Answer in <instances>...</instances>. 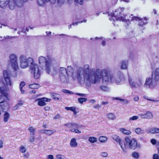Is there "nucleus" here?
I'll return each mask as SVG.
<instances>
[{
    "label": "nucleus",
    "instance_id": "17",
    "mask_svg": "<svg viewBox=\"0 0 159 159\" xmlns=\"http://www.w3.org/2000/svg\"><path fill=\"white\" fill-rule=\"evenodd\" d=\"M66 71V74L69 76H70L73 77L74 76V69L71 66H68L67 69L65 68Z\"/></svg>",
    "mask_w": 159,
    "mask_h": 159
},
{
    "label": "nucleus",
    "instance_id": "37",
    "mask_svg": "<svg viewBox=\"0 0 159 159\" xmlns=\"http://www.w3.org/2000/svg\"><path fill=\"white\" fill-rule=\"evenodd\" d=\"M82 69H79L78 70L77 72V78L78 79H80L81 75V72L82 71Z\"/></svg>",
    "mask_w": 159,
    "mask_h": 159
},
{
    "label": "nucleus",
    "instance_id": "59",
    "mask_svg": "<svg viewBox=\"0 0 159 159\" xmlns=\"http://www.w3.org/2000/svg\"><path fill=\"white\" fill-rule=\"evenodd\" d=\"M63 92L66 93H70L71 92L67 90H64Z\"/></svg>",
    "mask_w": 159,
    "mask_h": 159
},
{
    "label": "nucleus",
    "instance_id": "5",
    "mask_svg": "<svg viewBox=\"0 0 159 159\" xmlns=\"http://www.w3.org/2000/svg\"><path fill=\"white\" fill-rule=\"evenodd\" d=\"M0 92L1 95H0V108L3 110L6 106L8 105L6 100H9L8 95L6 91L0 87Z\"/></svg>",
    "mask_w": 159,
    "mask_h": 159
},
{
    "label": "nucleus",
    "instance_id": "40",
    "mask_svg": "<svg viewBox=\"0 0 159 159\" xmlns=\"http://www.w3.org/2000/svg\"><path fill=\"white\" fill-rule=\"evenodd\" d=\"M100 88L103 91H106L108 90V88L107 87L104 86H101L100 87Z\"/></svg>",
    "mask_w": 159,
    "mask_h": 159
},
{
    "label": "nucleus",
    "instance_id": "1",
    "mask_svg": "<svg viewBox=\"0 0 159 159\" xmlns=\"http://www.w3.org/2000/svg\"><path fill=\"white\" fill-rule=\"evenodd\" d=\"M83 75L84 80L89 82L92 80L93 84L99 82L102 79L103 83H107L111 82L113 78V75L109 69H104L101 70L97 69L96 71L90 69L88 65L84 66L83 70Z\"/></svg>",
    "mask_w": 159,
    "mask_h": 159
},
{
    "label": "nucleus",
    "instance_id": "8",
    "mask_svg": "<svg viewBox=\"0 0 159 159\" xmlns=\"http://www.w3.org/2000/svg\"><path fill=\"white\" fill-rule=\"evenodd\" d=\"M20 1L23 2H26L28 0H19ZM50 2L51 3L54 4L57 2L58 5L61 6L65 2V0H37L38 4L40 6H44L46 3Z\"/></svg>",
    "mask_w": 159,
    "mask_h": 159
},
{
    "label": "nucleus",
    "instance_id": "44",
    "mask_svg": "<svg viewBox=\"0 0 159 159\" xmlns=\"http://www.w3.org/2000/svg\"><path fill=\"white\" fill-rule=\"evenodd\" d=\"M71 132H74L76 133L80 134L81 133V132L78 129H75L73 130L72 129L71 130Z\"/></svg>",
    "mask_w": 159,
    "mask_h": 159
},
{
    "label": "nucleus",
    "instance_id": "26",
    "mask_svg": "<svg viewBox=\"0 0 159 159\" xmlns=\"http://www.w3.org/2000/svg\"><path fill=\"white\" fill-rule=\"evenodd\" d=\"M39 85L38 84H30V88L32 89H38L39 88Z\"/></svg>",
    "mask_w": 159,
    "mask_h": 159
},
{
    "label": "nucleus",
    "instance_id": "63",
    "mask_svg": "<svg viewBox=\"0 0 159 159\" xmlns=\"http://www.w3.org/2000/svg\"><path fill=\"white\" fill-rule=\"evenodd\" d=\"M153 12L155 14H157V11L155 9H154L153 10Z\"/></svg>",
    "mask_w": 159,
    "mask_h": 159
},
{
    "label": "nucleus",
    "instance_id": "50",
    "mask_svg": "<svg viewBox=\"0 0 159 159\" xmlns=\"http://www.w3.org/2000/svg\"><path fill=\"white\" fill-rule=\"evenodd\" d=\"M48 159H54L53 156L52 155H49L48 156Z\"/></svg>",
    "mask_w": 159,
    "mask_h": 159
},
{
    "label": "nucleus",
    "instance_id": "51",
    "mask_svg": "<svg viewBox=\"0 0 159 159\" xmlns=\"http://www.w3.org/2000/svg\"><path fill=\"white\" fill-rule=\"evenodd\" d=\"M62 155L60 154H57L56 155V158L57 159H61L62 158Z\"/></svg>",
    "mask_w": 159,
    "mask_h": 159
},
{
    "label": "nucleus",
    "instance_id": "39",
    "mask_svg": "<svg viewBox=\"0 0 159 159\" xmlns=\"http://www.w3.org/2000/svg\"><path fill=\"white\" fill-rule=\"evenodd\" d=\"M135 131L138 134H141L143 133L141 129L139 128H136L135 129Z\"/></svg>",
    "mask_w": 159,
    "mask_h": 159
},
{
    "label": "nucleus",
    "instance_id": "38",
    "mask_svg": "<svg viewBox=\"0 0 159 159\" xmlns=\"http://www.w3.org/2000/svg\"><path fill=\"white\" fill-rule=\"evenodd\" d=\"M34 135H31L29 137L30 141V142H33L35 140V138L34 136Z\"/></svg>",
    "mask_w": 159,
    "mask_h": 159
},
{
    "label": "nucleus",
    "instance_id": "43",
    "mask_svg": "<svg viewBox=\"0 0 159 159\" xmlns=\"http://www.w3.org/2000/svg\"><path fill=\"white\" fill-rule=\"evenodd\" d=\"M75 108V107H66L65 109L67 110H70L72 111Z\"/></svg>",
    "mask_w": 159,
    "mask_h": 159
},
{
    "label": "nucleus",
    "instance_id": "45",
    "mask_svg": "<svg viewBox=\"0 0 159 159\" xmlns=\"http://www.w3.org/2000/svg\"><path fill=\"white\" fill-rule=\"evenodd\" d=\"M84 0H75V1L77 3H78L80 5L83 4Z\"/></svg>",
    "mask_w": 159,
    "mask_h": 159
},
{
    "label": "nucleus",
    "instance_id": "10",
    "mask_svg": "<svg viewBox=\"0 0 159 159\" xmlns=\"http://www.w3.org/2000/svg\"><path fill=\"white\" fill-rule=\"evenodd\" d=\"M39 64L42 65L45 64L46 72L48 74H49L50 72L51 64L50 62L47 60L45 57L42 56L39 57Z\"/></svg>",
    "mask_w": 159,
    "mask_h": 159
},
{
    "label": "nucleus",
    "instance_id": "32",
    "mask_svg": "<svg viewBox=\"0 0 159 159\" xmlns=\"http://www.w3.org/2000/svg\"><path fill=\"white\" fill-rule=\"evenodd\" d=\"M132 156L134 158L136 159H138L139 157V153L136 152H134L132 153Z\"/></svg>",
    "mask_w": 159,
    "mask_h": 159
},
{
    "label": "nucleus",
    "instance_id": "48",
    "mask_svg": "<svg viewBox=\"0 0 159 159\" xmlns=\"http://www.w3.org/2000/svg\"><path fill=\"white\" fill-rule=\"evenodd\" d=\"M151 143L153 145L157 143V141L155 139H151Z\"/></svg>",
    "mask_w": 159,
    "mask_h": 159
},
{
    "label": "nucleus",
    "instance_id": "52",
    "mask_svg": "<svg viewBox=\"0 0 159 159\" xmlns=\"http://www.w3.org/2000/svg\"><path fill=\"white\" fill-rule=\"evenodd\" d=\"M76 94L77 95L81 96H84L86 95V94H83V93H76Z\"/></svg>",
    "mask_w": 159,
    "mask_h": 159
},
{
    "label": "nucleus",
    "instance_id": "24",
    "mask_svg": "<svg viewBox=\"0 0 159 159\" xmlns=\"http://www.w3.org/2000/svg\"><path fill=\"white\" fill-rule=\"evenodd\" d=\"M51 96L52 98L56 100H58L59 99L60 95L58 94L53 93H51Z\"/></svg>",
    "mask_w": 159,
    "mask_h": 159
},
{
    "label": "nucleus",
    "instance_id": "28",
    "mask_svg": "<svg viewBox=\"0 0 159 159\" xmlns=\"http://www.w3.org/2000/svg\"><path fill=\"white\" fill-rule=\"evenodd\" d=\"M89 141L91 143H93L96 142L97 141V139L94 137H89Z\"/></svg>",
    "mask_w": 159,
    "mask_h": 159
},
{
    "label": "nucleus",
    "instance_id": "29",
    "mask_svg": "<svg viewBox=\"0 0 159 159\" xmlns=\"http://www.w3.org/2000/svg\"><path fill=\"white\" fill-rule=\"evenodd\" d=\"M129 84L132 88H136L137 83L134 82L132 81V80L131 79H129Z\"/></svg>",
    "mask_w": 159,
    "mask_h": 159
},
{
    "label": "nucleus",
    "instance_id": "21",
    "mask_svg": "<svg viewBox=\"0 0 159 159\" xmlns=\"http://www.w3.org/2000/svg\"><path fill=\"white\" fill-rule=\"evenodd\" d=\"M10 115L7 112H5L3 115V120L5 122H7L9 119Z\"/></svg>",
    "mask_w": 159,
    "mask_h": 159
},
{
    "label": "nucleus",
    "instance_id": "60",
    "mask_svg": "<svg viewBox=\"0 0 159 159\" xmlns=\"http://www.w3.org/2000/svg\"><path fill=\"white\" fill-rule=\"evenodd\" d=\"M134 100L135 101H137L139 100V97H136L134 98Z\"/></svg>",
    "mask_w": 159,
    "mask_h": 159
},
{
    "label": "nucleus",
    "instance_id": "62",
    "mask_svg": "<svg viewBox=\"0 0 159 159\" xmlns=\"http://www.w3.org/2000/svg\"><path fill=\"white\" fill-rule=\"evenodd\" d=\"M106 43V42L105 41H103L102 42V44L103 46H104Z\"/></svg>",
    "mask_w": 159,
    "mask_h": 159
},
{
    "label": "nucleus",
    "instance_id": "12",
    "mask_svg": "<svg viewBox=\"0 0 159 159\" xmlns=\"http://www.w3.org/2000/svg\"><path fill=\"white\" fill-rule=\"evenodd\" d=\"M51 99L45 97L38 98L35 99V102L38 101V105L39 106L43 107L45 106L46 104L45 102L51 101Z\"/></svg>",
    "mask_w": 159,
    "mask_h": 159
},
{
    "label": "nucleus",
    "instance_id": "3",
    "mask_svg": "<svg viewBox=\"0 0 159 159\" xmlns=\"http://www.w3.org/2000/svg\"><path fill=\"white\" fill-rule=\"evenodd\" d=\"M158 82H159V68H157L155 71L152 72L151 77L146 78L144 86L152 89L157 86Z\"/></svg>",
    "mask_w": 159,
    "mask_h": 159
},
{
    "label": "nucleus",
    "instance_id": "20",
    "mask_svg": "<svg viewBox=\"0 0 159 159\" xmlns=\"http://www.w3.org/2000/svg\"><path fill=\"white\" fill-rule=\"evenodd\" d=\"M70 146L73 147H76L77 146L78 144L76 141V139L75 138H73L71 140L70 143Z\"/></svg>",
    "mask_w": 159,
    "mask_h": 159
},
{
    "label": "nucleus",
    "instance_id": "36",
    "mask_svg": "<svg viewBox=\"0 0 159 159\" xmlns=\"http://www.w3.org/2000/svg\"><path fill=\"white\" fill-rule=\"evenodd\" d=\"M26 149L25 148V147L23 146H21L20 147V148L19 151L20 152H21L22 153H24L26 151Z\"/></svg>",
    "mask_w": 159,
    "mask_h": 159
},
{
    "label": "nucleus",
    "instance_id": "55",
    "mask_svg": "<svg viewBox=\"0 0 159 159\" xmlns=\"http://www.w3.org/2000/svg\"><path fill=\"white\" fill-rule=\"evenodd\" d=\"M59 116H60V114H57L54 117V118L55 119H57L59 118Z\"/></svg>",
    "mask_w": 159,
    "mask_h": 159
},
{
    "label": "nucleus",
    "instance_id": "54",
    "mask_svg": "<svg viewBox=\"0 0 159 159\" xmlns=\"http://www.w3.org/2000/svg\"><path fill=\"white\" fill-rule=\"evenodd\" d=\"M3 146V142L2 140H0V148H2Z\"/></svg>",
    "mask_w": 159,
    "mask_h": 159
},
{
    "label": "nucleus",
    "instance_id": "16",
    "mask_svg": "<svg viewBox=\"0 0 159 159\" xmlns=\"http://www.w3.org/2000/svg\"><path fill=\"white\" fill-rule=\"evenodd\" d=\"M139 115L143 119H150L153 117L152 113L149 111H147L145 114H140Z\"/></svg>",
    "mask_w": 159,
    "mask_h": 159
},
{
    "label": "nucleus",
    "instance_id": "7",
    "mask_svg": "<svg viewBox=\"0 0 159 159\" xmlns=\"http://www.w3.org/2000/svg\"><path fill=\"white\" fill-rule=\"evenodd\" d=\"M19 0H0V6L4 8L7 5L11 10L14 9L16 6H18V1Z\"/></svg>",
    "mask_w": 159,
    "mask_h": 159
},
{
    "label": "nucleus",
    "instance_id": "14",
    "mask_svg": "<svg viewBox=\"0 0 159 159\" xmlns=\"http://www.w3.org/2000/svg\"><path fill=\"white\" fill-rule=\"evenodd\" d=\"M113 139L116 142L119 143L122 149L125 148V142L122 140L119 136L116 135H113Z\"/></svg>",
    "mask_w": 159,
    "mask_h": 159
},
{
    "label": "nucleus",
    "instance_id": "41",
    "mask_svg": "<svg viewBox=\"0 0 159 159\" xmlns=\"http://www.w3.org/2000/svg\"><path fill=\"white\" fill-rule=\"evenodd\" d=\"M139 118V116H135L130 117L129 119V120H135Z\"/></svg>",
    "mask_w": 159,
    "mask_h": 159
},
{
    "label": "nucleus",
    "instance_id": "46",
    "mask_svg": "<svg viewBox=\"0 0 159 159\" xmlns=\"http://www.w3.org/2000/svg\"><path fill=\"white\" fill-rule=\"evenodd\" d=\"M153 159H159V156L156 154H153Z\"/></svg>",
    "mask_w": 159,
    "mask_h": 159
},
{
    "label": "nucleus",
    "instance_id": "2",
    "mask_svg": "<svg viewBox=\"0 0 159 159\" xmlns=\"http://www.w3.org/2000/svg\"><path fill=\"white\" fill-rule=\"evenodd\" d=\"M20 66L22 68H25L28 66L30 64V69L31 72L34 74V77L36 79H39L40 76V72L39 66L34 63L32 58L29 57L26 59L23 56H21L20 58Z\"/></svg>",
    "mask_w": 159,
    "mask_h": 159
},
{
    "label": "nucleus",
    "instance_id": "30",
    "mask_svg": "<svg viewBox=\"0 0 159 159\" xmlns=\"http://www.w3.org/2000/svg\"><path fill=\"white\" fill-rule=\"evenodd\" d=\"M23 104V102L21 100H19L17 105L14 107L15 110H16L20 106H21Z\"/></svg>",
    "mask_w": 159,
    "mask_h": 159
},
{
    "label": "nucleus",
    "instance_id": "11",
    "mask_svg": "<svg viewBox=\"0 0 159 159\" xmlns=\"http://www.w3.org/2000/svg\"><path fill=\"white\" fill-rule=\"evenodd\" d=\"M10 61L13 69L16 70L19 69L17 62V58L16 56L14 54L11 55L10 57Z\"/></svg>",
    "mask_w": 159,
    "mask_h": 159
},
{
    "label": "nucleus",
    "instance_id": "58",
    "mask_svg": "<svg viewBox=\"0 0 159 159\" xmlns=\"http://www.w3.org/2000/svg\"><path fill=\"white\" fill-rule=\"evenodd\" d=\"M108 102H107H107H102V105H105L107 104H108Z\"/></svg>",
    "mask_w": 159,
    "mask_h": 159
},
{
    "label": "nucleus",
    "instance_id": "35",
    "mask_svg": "<svg viewBox=\"0 0 159 159\" xmlns=\"http://www.w3.org/2000/svg\"><path fill=\"white\" fill-rule=\"evenodd\" d=\"M107 140V138L104 136H100L99 138V141L102 143L105 142Z\"/></svg>",
    "mask_w": 159,
    "mask_h": 159
},
{
    "label": "nucleus",
    "instance_id": "33",
    "mask_svg": "<svg viewBox=\"0 0 159 159\" xmlns=\"http://www.w3.org/2000/svg\"><path fill=\"white\" fill-rule=\"evenodd\" d=\"M28 130L30 131V133L32 134V135H34V132L35 130V129L34 128L32 127H30L28 128Z\"/></svg>",
    "mask_w": 159,
    "mask_h": 159
},
{
    "label": "nucleus",
    "instance_id": "22",
    "mask_svg": "<svg viewBox=\"0 0 159 159\" xmlns=\"http://www.w3.org/2000/svg\"><path fill=\"white\" fill-rule=\"evenodd\" d=\"M56 132V130L45 129L44 133L48 136L52 135L53 133Z\"/></svg>",
    "mask_w": 159,
    "mask_h": 159
},
{
    "label": "nucleus",
    "instance_id": "19",
    "mask_svg": "<svg viewBox=\"0 0 159 159\" xmlns=\"http://www.w3.org/2000/svg\"><path fill=\"white\" fill-rule=\"evenodd\" d=\"M149 133L154 134L159 133V128H150L148 129Z\"/></svg>",
    "mask_w": 159,
    "mask_h": 159
},
{
    "label": "nucleus",
    "instance_id": "13",
    "mask_svg": "<svg viewBox=\"0 0 159 159\" xmlns=\"http://www.w3.org/2000/svg\"><path fill=\"white\" fill-rule=\"evenodd\" d=\"M3 75L6 85L11 86V82L9 73L7 70H4L3 71Z\"/></svg>",
    "mask_w": 159,
    "mask_h": 159
},
{
    "label": "nucleus",
    "instance_id": "57",
    "mask_svg": "<svg viewBox=\"0 0 159 159\" xmlns=\"http://www.w3.org/2000/svg\"><path fill=\"white\" fill-rule=\"evenodd\" d=\"M36 93V91L35 90H31V91H30V94H32V93L35 94Z\"/></svg>",
    "mask_w": 159,
    "mask_h": 159
},
{
    "label": "nucleus",
    "instance_id": "27",
    "mask_svg": "<svg viewBox=\"0 0 159 159\" xmlns=\"http://www.w3.org/2000/svg\"><path fill=\"white\" fill-rule=\"evenodd\" d=\"M127 62L125 61H123L122 62L121 68L122 69H126L127 68Z\"/></svg>",
    "mask_w": 159,
    "mask_h": 159
},
{
    "label": "nucleus",
    "instance_id": "42",
    "mask_svg": "<svg viewBox=\"0 0 159 159\" xmlns=\"http://www.w3.org/2000/svg\"><path fill=\"white\" fill-rule=\"evenodd\" d=\"M140 19V18L139 17H138V16H133L132 17V18L131 20H130V21H132L133 20H139Z\"/></svg>",
    "mask_w": 159,
    "mask_h": 159
},
{
    "label": "nucleus",
    "instance_id": "61",
    "mask_svg": "<svg viewBox=\"0 0 159 159\" xmlns=\"http://www.w3.org/2000/svg\"><path fill=\"white\" fill-rule=\"evenodd\" d=\"M46 33L48 35H51L52 34V33L50 31L48 32V31H46Z\"/></svg>",
    "mask_w": 159,
    "mask_h": 159
},
{
    "label": "nucleus",
    "instance_id": "47",
    "mask_svg": "<svg viewBox=\"0 0 159 159\" xmlns=\"http://www.w3.org/2000/svg\"><path fill=\"white\" fill-rule=\"evenodd\" d=\"M101 155L103 157H107L108 156V154L106 152H102L101 153Z\"/></svg>",
    "mask_w": 159,
    "mask_h": 159
},
{
    "label": "nucleus",
    "instance_id": "15",
    "mask_svg": "<svg viewBox=\"0 0 159 159\" xmlns=\"http://www.w3.org/2000/svg\"><path fill=\"white\" fill-rule=\"evenodd\" d=\"M64 125L66 126L68 128L70 129V132L71 130L73 129L74 130L75 129H79L80 127V125L74 122L67 123L65 124Z\"/></svg>",
    "mask_w": 159,
    "mask_h": 159
},
{
    "label": "nucleus",
    "instance_id": "18",
    "mask_svg": "<svg viewBox=\"0 0 159 159\" xmlns=\"http://www.w3.org/2000/svg\"><path fill=\"white\" fill-rule=\"evenodd\" d=\"M148 20V19L146 17H145L144 18H140L139 21V26L140 27H143V26L148 23L147 21Z\"/></svg>",
    "mask_w": 159,
    "mask_h": 159
},
{
    "label": "nucleus",
    "instance_id": "23",
    "mask_svg": "<svg viewBox=\"0 0 159 159\" xmlns=\"http://www.w3.org/2000/svg\"><path fill=\"white\" fill-rule=\"evenodd\" d=\"M120 130L122 133L125 135H129L131 133L130 131L127 130L124 128H120Z\"/></svg>",
    "mask_w": 159,
    "mask_h": 159
},
{
    "label": "nucleus",
    "instance_id": "4",
    "mask_svg": "<svg viewBox=\"0 0 159 159\" xmlns=\"http://www.w3.org/2000/svg\"><path fill=\"white\" fill-rule=\"evenodd\" d=\"M125 9L124 7H119L116 9L114 12L111 13V16L112 18L115 17L117 20L124 22L127 24V25H128L130 23V20L129 19H125L127 15L123 14V12Z\"/></svg>",
    "mask_w": 159,
    "mask_h": 159
},
{
    "label": "nucleus",
    "instance_id": "31",
    "mask_svg": "<svg viewBox=\"0 0 159 159\" xmlns=\"http://www.w3.org/2000/svg\"><path fill=\"white\" fill-rule=\"evenodd\" d=\"M25 85V83L24 81L21 82L20 85V88L21 91V93H24V91L22 90V88Z\"/></svg>",
    "mask_w": 159,
    "mask_h": 159
},
{
    "label": "nucleus",
    "instance_id": "25",
    "mask_svg": "<svg viewBox=\"0 0 159 159\" xmlns=\"http://www.w3.org/2000/svg\"><path fill=\"white\" fill-rule=\"evenodd\" d=\"M107 116L109 120H113L116 118V116L113 113H110L108 114Z\"/></svg>",
    "mask_w": 159,
    "mask_h": 159
},
{
    "label": "nucleus",
    "instance_id": "9",
    "mask_svg": "<svg viewBox=\"0 0 159 159\" xmlns=\"http://www.w3.org/2000/svg\"><path fill=\"white\" fill-rule=\"evenodd\" d=\"M59 78L61 82L67 83L68 82L69 76L66 74L65 68L61 67L59 69Z\"/></svg>",
    "mask_w": 159,
    "mask_h": 159
},
{
    "label": "nucleus",
    "instance_id": "49",
    "mask_svg": "<svg viewBox=\"0 0 159 159\" xmlns=\"http://www.w3.org/2000/svg\"><path fill=\"white\" fill-rule=\"evenodd\" d=\"M43 109L45 111H48L50 109V107L47 106L44 107Z\"/></svg>",
    "mask_w": 159,
    "mask_h": 159
},
{
    "label": "nucleus",
    "instance_id": "6",
    "mask_svg": "<svg viewBox=\"0 0 159 159\" xmlns=\"http://www.w3.org/2000/svg\"><path fill=\"white\" fill-rule=\"evenodd\" d=\"M125 148H122L123 151L126 152L127 149L129 147L130 149L134 150L138 146V143L136 140L134 138L130 139L129 137H125Z\"/></svg>",
    "mask_w": 159,
    "mask_h": 159
},
{
    "label": "nucleus",
    "instance_id": "56",
    "mask_svg": "<svg viewBox=\"0 0 159 159\" xmlns=\"http://www.w3.org/2000/svg\"><path fill=\"white\" fill-rule=\"evenodd\" d=\"M76 107L75 108V109L72 111L73 112V113H74V115H76L77 113V112L76 111Z\"/></svg>",
    "mask_w": 159,
    "mask_h": 159
},
{
    "label": "nucleus",
    "instance_id": "64",
    "mask_svg": "<svg viewBox=\"0 0 159 159\" xmlns=\"http://www.w3.org/2000/svg\"><path fill=\"white\" fill-rule=\"evenodd\" d=\"M47 125L46 124L43 125V128H47Z\"/></svg>",
    "mask_w": 159,
    "mask_h": 159
},
{
    "label": "nucleus",
    "instance_id": "53",
    "mask_svg": "<svg viewBox=\"0 0 159 159\" xmlns=\"http://www.w3.org/2000/svg\"><path fill=\"white\" fill-rule=\"evenodd\" d=\"M100 107H101V106L100 105H99V104H96L95 105L94 107L96 109Z\"/></svg>",
    "mask_w": 159,
    "mask_h": 159
},
{
    "label": "nucleus",
    "instance_id": "34",
    "mask_svg": "<svg viewBox=\"0 0 159 159\" xmlns=\"http://www.w3.org/2000/svg\"><path fill=\"white\" fill-rule=\"evenodd\" d=\"M87 101V99L84 98H79L78 99V101L80 104H83L84 102H85Z\"/></svg>",
    "mask_w": 159,
    "mask_h": 159
}]
</instances>
